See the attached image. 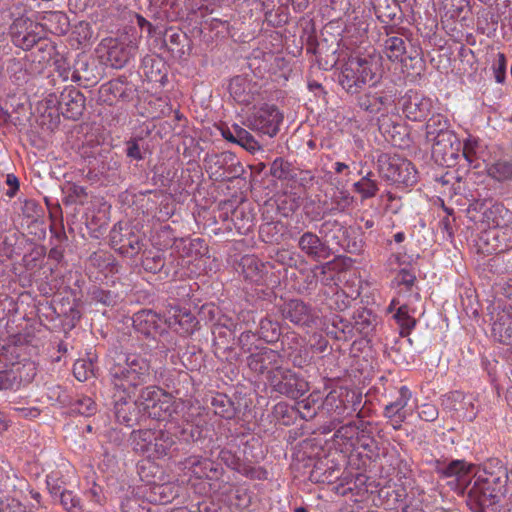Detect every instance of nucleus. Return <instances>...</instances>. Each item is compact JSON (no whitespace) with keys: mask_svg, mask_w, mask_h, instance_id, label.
<instances>
[{"mask_svg":"<svg viewBox=\"0 0 512 512\" xmlns=\"http://www.w3.org/2000/svg\"><path fill=\"white\" fill-rule=\"evenodd\" d=\"M397 171L399 179L394 180L393 183L404 184L411 186L417 181L416 171L411 162L403 160Z\"/></svg>","mask_w":512,"mask_h":512,"instance_id":"a19ab883","label":"nucleus"},{"mask_svg":"<svg viewBox=\"0 0 512 512\" xmlns=\"http://www.w3.org/2000/svg\"><path fill=\"white\" fill-rule=\"evenodd\" d=\"M347 234L345 227L337 220H326L319 228V235L328 247L340 246L341 237Z\"/></svg>","mask_w":512,"mask_h":512,"instance_id":"a211bd4d","label":"nucleus"},{"mask_svg":"<svg viewBox=\"0 0 512 512\" xmlns=\"http://www.w3.org/2000/svg\"><path fill=\"white\" fill-rule=\"evenodd\" d=\"M402 111L411 121H422L431 113L432 100L423 94L409 90L402 97Z\"/></svg>","mask_w":512,"mask_h":512,"instance_id":"1a4fd4ad","label":"nucleus"},{"mask_svg":"<svg viewBox=\"0 0 512 512\" xmlns=\"http://www.w3.org/2000/svg\"><path fill=\"white\" fill-rule=\"evenodd\" d=\"M38 41L37 35L33 32H27L13 40L16 46L21 47L24 50L32 48Z\"/></svg>","mask_w":512,"mask_h":512,"instance_id":"13d9d810","label":"nucleus"},{"mask_svg":"<svg viewBox=\"0 0 512 512\" xmlns=\"http://www.w3.org/2000/svg\"><path fill=\"white\" fill-rule=\"evenodd\" d=\"M72 407L74 412L84 416H91L97 411V405L95 401L88 396H81L77 398Z\"/></svg>","mask_w":512,"mask_h":512,"instance_id":"c03bdc74","label":"nucleus"},{"mask_svg":"<svg viewBox=\"0 0 512 512\" xmlns=\"http://www.w3.org/2000/svg\"><path fill=\"white\" fill-rule=\"evenodd\" d=\"M235 137L237 139V144L250 152L260 149L259 143L254 139L250 132L238 125H235Z\"/></svg>","mask_w":512,"mask_h":512,"instance_id":"37998d69","label":"nucleus"},{"mask_svg":"<svg viewBox=\"0 0 512 512\" xmlns=\"http://www.w3.org/2000/svg\"><path fill=\"white\" fill-rule=\"evenodd\" d=\"M384 54L390 61H403L406 53V43L402 37L389 36L384 41Z\"/></svg>","mask_w":512,"mask_h":512,"instance_id":"7c9ffc66","label":"nucleus"},{"mask_svg":"<svg viewBox=\"0 0 512 512\" xmlns=\"http://www.w3.org/2000/svg\"><path fill=\"white\" fill-rule=\"evenodd\" d=\"M332 203L336 205V209L344 211L352 203V197L346 191H339L332 198Z\"/></svg>","mask_w":512,"mask_h":512,"instance_id":"bf43d9fd","label":"nucleus"},{"mask_svg":"<svg viewBox=\"0 0 512 512\" xmlns=\"http://www.w3.org/2000/svg\"><path fill=\"white\" fill-rule=\"evenodd\" d=\"M336 470L334 468H328L324 472H322V468L319 464H316L312 471L310 472V480L315 483H329L333 479L338 478L335 475Z\"/></svg>","mask_w":512,"mask_h":512,"instance_id":"de8ad7c7","label":"nucleus"},{"mask_svg":"<svg viewBox=\"0 0 512 512\" xmlns=\"http://www.w3.org/2000/svg\"><path fill=\"white\" fill-rule=\"evenodd\" d=\"M492 68L496 82L503 83L506 76V59L503 53L497 54V60Z\"/></svg>","mask_w":512,"mask_h":512,"instance_id":"4d7b16f0","label":"nucleus"},{"mask_svg":"<svg viewBox=\"0 0 512 512\" xmlns=\"http://www.w3.org/2000/svg\"><path fill=\"white\" fill-rule=\"evenodd\" d=\"M109 375L115 387L126 390L151 380V367L148 360L138 354L119 353L109 361Z\"/></svg>","mask_w":512,"mask_h":512,"instance_id":"f03ea898","label":"nucleus"},{"mask_svg":"<svg viewBox=\"0 0 512 512\" xmlns=\"http://www.w3.org/2000/svg\"><path fill=\"white\" fill-rule=\"evenodd\" d=\"M283 114L273 104H265L247 118V126L259 133L274 137L283 121Z\"/></svg>","mask_w":512,"mask_h":512,"instance_id":"423d86ee","label":"nucleus"},{"mask_svg":"<svg viewBox=\"0 0 512 512\" xmlns=\"http://www.w3.org/2000/svg\"><path fill=\"white\" fill-rule=\"evenodd\" d=\"M284 318L292 323L301 326H310L315 316L311 308L301 300H291L285 304L282 310Z\"/></svg>","mask_w":512,"mask_h":512,"instance_id":"2eb2a0df","label":"nucleus"},{"mask_svg":"<svg viewBox=\"0 0 512 512\" xmlns=\"http://www.w3.org/2000/svg\"><path fill=\"white\" fill-rule=\"evenodd\" d=\"M321 397L319 393H312L308 398L298 402V411L304 419L312 418L317 414V409L320 408Z\"/></svg>","mask_w":512,"mask_h":512,"instance_id":"58836bf2","label":"nucleus"},{"mask_svg":"<svg viewBox=\"0 0 512 512\" xmlns=\"http://www.w3.org/2000/svg\"><path fill=\"white\" fill-rule=\"evenodd\" d=\"M487 174L498 182H512V159H499L487 167Z\"/></svg>","mask_w":512,"mask_h":512,"instance_id":"a878e982","label":"nucleus"},{"mask_svg":"<svg viewBox=\"0 0 512 512\" xmlns=\"http://www.w3.org/2000/svg\"><path fill=\"white\" fill-rule=\"evenodd\" d=\"M322 406L328 411H333L337 416H343L346 410L344 402L339 398L335 392H330L325 400L322 402Z\"/></svg>","mask_w":512,"mask_h":512,"instance_id":"a18cd8bd","label":"nucleus"},{"mask_svg":"<svg viewBox=\"0 0 512 512\" xmlns=\"http://www.w3.org/2000/svg\"><path fill=\"white\" fill-rule=\"evenodd\" d=\"M143 268L151 273L160 272L165 266V260L160 254L147 255L142 260Z\"/></svg>","mask_w":512,"mask_h":512,"instance_id":"8fccbe9b","label":"nucleus"},{"mask_svg":"<svg viewBox=\"0 0 512 512\" xmlns=\"http://www.w3.org/2000/svg\"><path fill=\"white\" fill-rule=\"evenodd\" d=\"M185 467L189 468L191 473L199 479L212 478L211 473H217V469L214 467L212 461L198 456L187 458L185 460Z\"/></svg>","mask_w":512,"mask_h":512,"instance_id":"4be33fe9","label":"nucleus"},{"mask_svg":"<svg viewBox=\"0 0 512 512\" xmlns=\"http://www.w3.org/2000/svg\"><path fill=\"white\" fill-rule=\"evenodd\" d=\"M219 458L227 467L237 472L240 471L243 464V462L229 450H221Z\"/></svg>","mask_w":512,"mask_h":512,"instance_id":"5fc2aeb1","label":"nucleus"},{"mask_svg":"<svg viewBox=\"0 0 512 512\" xmlns=\"http://www.w3.org/2000/svg\"><path fill=\"white\" fill-rule=\"evenodd\" d=\"M120 241L119 252L128 257H133L138 254L143 246L141 237L132 231Z\"/></svg>","mask_w":512,"mask_h":512,"instance_id":"e433bc0d","label":"nucleus"},{"mask_svg":"<svg viewBox=\"0 0 512 512\" xmlns=\"http://www.w3.org/2000/svg\"><path fill=\"white\" fill-rule=\"evenodd\" d=\"M403 160L388 155H381L377 160L378 172L386 180L394 182L399 179L397 171Z\"/></svg>","mask_w":512,"mask_h":512,"instance_id":"c756f323","label":"nucleus"},{"mask_svg":"<svg viewBox=\"0 0 512 512\" xmlns=\"http://www.w3.org/2000/svg\"><path fill=\"white\" fill-rule=\"evenodd\" d=\"M33 26L31 19L25 16L16 18L9 28V33L12 37V41L19 38L23 34L29 32V29Z\"/></svg>","mask_w":512,"mask_h":512,"instance_id":"49530a36","label":"nucleus"},{"mask_svg":"<svg viewBox=\"0 0 512 512\" xmlns=\"http://www.w3.org/2000/svg\"><path fill=\"white\" fill-rule=\"evenodd\" d=\"M258 334L267 343H273L278 340L281 334L280 326L277 322L264 318L260 321Z\"/></svg>","mask_w":512,"mask_h":512,"instance_id":"4c0bfd02","label":"nucleus"},{"mask_svg":"<svg viewBox=\"0 0 512 512\" xmlns=\"http://www.w3.org/2000/svg\"><path fill=\"white\" fill-rule=\"evenodd\" d=\"M411 399V392L406 386H402L399 389V397L387 404L384 408V416L386 418L406 416L403 411Z\"/></svg>","mask_w":512,"mask_h":512,"instance_id":"bb28decb","label":"nucleus"},{"mask_svg":"<svg viewBox=\"0 0 512 512\" xmlns=\"http://www.w3.org/2000/svg\"><path fill=\"white\" fill-rule=\"evenodd\" d=\"M35 374V367L32 363L22 366L13 365L9 370L0 371V390L18 388L23 382L29 383Z\"/></svg>","mask_w":512,"mask_h":512,"instance_id":"ddd939ff","label":"nucleus"},{"mask_svg":"<svg viewBox=\"0 0 512 512\" xmlns=\"http://www.w3.org/2000/svg\"><path fill=\"white\" fill-rule=\"evenodd\" d=\"M470 466L463 460H454L447 465L437 468V472L444 477H456L462 479L469 473Z\"/></svg>","mask_w":512,"mask_h":512,"instance_id":"2f4dec72","label":"nucleus"},{"mask_svg":"<svg viewBox=\"0 0 512 512\" xmlns=\"http://www.w3.org/2000/svg\"><path fill=\"white\" fill-rule=\"evenodd\" d=\"M93 298L97 302H100L106 306H111L115 304V296L110 291L96 289L93 292Z\"/></svg>","mask_w":512,"mask_h":512,"instance_id":"052dcab7","label":"nucleus"},{"mask_svg":"<svg viewBox=\"0 0 512 512\" xmlns=\"http://www.w3.org/2000/svg\"><path fill=\"white\" fill-rule=\"evenodd\" d=\"M379 70L378 59L372 55H351L344 63L339 83L350 94L359 93L367 84L375 83Z\"/></svg>","mask_w":512,"mask_h":512,"instance_id":"7ed1b4c3","label":"nucleus"},{"mask_svg":"<svg viewBox=\"0 0 512 512\" xmlns=\"http://www.w3.org/2000/svg\"><path fill=\"white\" fill-rule=\"evenodd\" d=\"M353 190L358 193L362 200L373 198L379 191L378 183L374 179L373 172L369 171L361 179L353 184Z\"/></svg>","mask_w":512,"mask_h":512,"instance_id":"cd10ccee","label":"nucleus"},{"mask_svg":"<svg viewBox=\"0 0 512 512\" xmlns=\"http://www.w3.org/2000/svg\"><path fill=\"white\" fill-rule=\"evenodd\" d=\"M133 325L139 333L155 338L165 331L167 323L166 318L163 320L156 312L141 310L134 314Z\"/></svg>","mask_w":512,"mask_h":512,"instance_id":"9d476101","label":"nucleus"},{"mask_svg":"<svg viewBox=\"0 0 512 512\" xmlns=\"http://www.w3.org/2000/svg\"><path fill=\"white\" fill-rule=\"evenodd\" d=\"M175 444L173 435L164 430H155L154 446L152 447V458L159 459L169 454Z\"/></svg>","mask_w":512,"mask_h":512,"instance_id":"b1692460","label":"nucleus"},{"mask_svg":"<svg viewBox=\"0 0 512 512\" xmlns=\"http://www.w3.org/2000/svg\"><path fill=\"white\" fill-rule=\"evenodd\" d=\"M270 174L279 180H290L297 176L292 165L282 158H277L272 162Z\"/></svg>","mask_w":512,"mask_h":512,"instance_id":"f704fd0d","label":"nucleus"},{"mask_svg":"<svg viewBox=\"0 0 512 512\" xmlns=\"http://www.w3.org/2000/svg\"><path fill=\"white\" fill-rule=\"evenodd\" d=\"M508 471L499 459H490L477 472L467 495V505L473 512L499 503L507 493Z\"/></svg>","mask_w":512,"mask_h":512,"instance_id":"f257e3e1","label":"nucleus"},{"mask_svg":"<svg viewBox=\"0 0 512 512\" xmlns=\"http://www.w3.org/2000/svg\"><path fill=\"white\" fill-rule=\"evenodd\" d=\"M395 280L398 284H403L406 287L410 288L414 284L416 276L414 273L407 269H401L398 272Z\"/></svg>","mask_w":512,"mask_h":512,"instance_id":"680f3d73","label":"nucleus"},{"mask_svg":"<svg viewBox=\"0 0 512 512\" xmlns=\"http://www.w3.org/2000/svg\"><path fill=\"white\" fill-rule=\"evenodd\" d=\"M214 413L225 419H232L236 410L233 402L225 395L219 394L212 399Z\"/></svg>","mask_w":512,"mask_h":512,"instance_id":"72a5a7b5","label":"nucleus"},{"mask_svg":"<svg viewBox=\"0 0 512 512\" xmlns=\"http://www.w3.org/2000/svg\"><path fill=\"white\" fill-rule=\"evenodd\" d=\"M492 267L498 274H512V247L492 259Z\"/></svg>","mask_w":512,"mask_h":512,"instance_id":"79ce46f5","label":"nucleus"},{"mask_svg":"<svg viewBox=\"0 0 512 512\" xmlns=\"http://www.w3.org/2000/svg\"><path fill=\"white\" fill-rule=\"evenodd\" d=\"M267 379L275 392L291 399L300 398L309 390L308 383L290 369L280 367L270 371Z\"/></svg>","mask_w":512,"mask_h":512,"instance_id":"39448f33","label":"nucleus"},{"mask_svg":"<svg viewBox=\"0 0 512 512\" xmlns=\"http://www.w3.org/2000/svg\"><path fill=\"white\" fill-rule=\"evenodd\" d=\"M60 502L68 512H82L80 499L71 491H63L60 495Z\"/></svg>","mask_w":512,"mask_h":512,"instance_id":"09e8293b","label":"nucleus"},{"mask_svg":"<svg viewBox=\"0 0 512 512\" xmlns=\"http://www.w3.org/2000/svg\"><path fill=\"white\" fill-rule=\"evenodd\" d=\"M342 248H344L347 252L352 254H359L363 249V243L361 240H348L346 244L340 245Z\"/></svg>","mask_w":512,"mask_h":512,"instance_id":"774afa93","label":"nucleus"},{"mask_svg":"<svg viewBox=\"0 0 512 512\" xmlns=\"http://www.w3.org/2000/svg\"><path fill=\"white\" fill-rule=\"evenodd\" d=\"M154 439L155 430H134L131 433L133 449L138 453L146 455L148 458H152V451H150V448L152 449L154 446Z\"/></svg>","mask_w":512,"mask_h":512,"instance_id":"aec40b11","label":"nucleus"},{"mask_svg":"<svg viewBox=\"0 0 512 512\" xmlns=\"http://www.w3.org/2000/svg\"><path fill=\"white\" fill-rule=\"evenodd\" d=\"M282 363V356L275 350L270 348H263L259 352L252 353L247 358V365L249 368L258 373L264 374L270 371L279 369Z\"/></svg>","mask_w":512,"mask_h":512,"instance_id":"f8f14e48","label":"nucleus"},{"mask_svg":"<svg viewBox=\"0 0 512 512\" xmlns=\"http://www.w3.org/2000/svg\"><path fill=\"white\" fill-rule=\"evenodd\" d=\"M248 87L249 83L246 79L238 76L231 80L229 84V91L236 102L248 105L254 99L253 94L250 92Z\"/></svg>","mask_w":512,"mask_h":512,"instance_id":"393cba45","label":"nucleus"},{"mask_svg":"<svg viewBox=\"0 0 512 512\" xmlns=\"http://www.w3.org/2000/svg\"><path fill=\"white\" fill-rule=\"evenodd\" d=\"M509 231L507 228H500L485 232L481 237L482 244L480 248L488 254L500 255L504 253L509 249V245L505 242Z\"/></svg>","mask_w":512,"mask_h":512,"instance_id":"dca6fc26","label":"nucleus"},{"mask_svg":"<svg viewBox=\"0 0 512 512\" xmlns=\"http://www.w3.org/2000/svg\"><path fill=\"white\" fill-rule=\"evenodd\" d=\"M239 473L246 476L247 478L256 480H265L268 476L267 471L263 467L251 466L246 463L242 464Z\"/></svg>","mask_w":512,"mask_h":512,"instance_id":"603ef678","label":"nucleus"},{"mask_svg":"<svg viewBox=\"0 0 512 512\" xmlns=\"http://www.w3.org/2000/svg\"><path fill=\"white\" fill-rule=\"evenodd\" d=\"M166 323L182 335L192 334L197 324L195 317L189 311L178 307L171 308Z\"/></svg>","mask_w":512,"mask_h":512,"instance_id":"f3484780","label":"nucleus"},{"mask_svg":"<svg viewBox=\"0 0 512 512\" xmlns=\"http://www.w3.org/2000/svg\"><path fill=\"white\" fill-rule=\"evenodd\" d=\"M130 52L122 45L111 46L107 53V61L116 69L124 67L130 59Z\"/></svg>","mask_w":512,"mask_h":512,"instance_id":"c9c22d12","label":"nucleus"},{"mask_svg":"<svg viewBox=\"0 0 512 512\" xmlns=\"http://www.w3.org/2000/svg\"><path fill=\"white\" fill-rule=\"evenodd\" d=\"M325 69L333 68L339 61V57L336 56V50H333L330 55H326V59H323L322 51L319 50V62L322 63Z\"/></svg>","mask_w":512,"mask_h":512,"instance_id":"338daca9","label":"nucleus"},{"mask_svg":"<svg viewBox=\"0 0 512 512\" xmlns=\"http://www.w3.org/2000/svg\"><path fill=\"white\" fill-rule=\"evenodd\" d=\"M173 404V396L157 386L143 388L135 401L139 412L155 420H165L170 417Z\"/></svg>","mask_w":512,"mask_h":512,"instance_id":"20e7f679","label":"nucleus"},{"mask_svg":"<svg viewBox=\"0 0 512 512\" xmlns=\"http://www.w3.org/2000/svg\"><path fill=\"white\" fill-rule=\"evenodd\" d=\"M374 327L373 321L369 318H365L364 315L359 316V320L356 321V328L363 334L369 333Z\"/></svg>","mask_w":512,"mask_h":512,"instance_id":"69168bd1","label":"nucleus"},{"mask_svg":"<svg viewBox=\"0 0 512 512\" xmlns=\"http://www.w3.org/2000/svg\"><path fill=\"white\" fill-rule=\"evenodd\" d=\"M299 249L314 261L327 259L333 254V248L323 242L320 235L307 231L303 233L298 241Z\"/></svg>","mask_w":512,"mask_h":512,"instance_id":"9b49d317","label":"nucleus"},{"mask_svg":"<svg viewBox=\"0 0 512 512\" xmlns=\"http://www.w3.org/2000/svg\"><path fill=\"white\" fill-rule=\"evenodd\" d=\"M73 373L79 381H85L88 379V374L91 373V371L87 369L85 361H77L74 364Z\"/></svg>","mask_w":512,"mask_h":512,"instance_id":"0e129e2a","label":"nucleus"},{"mask_svg":"<svg viewBox=\"0 0 512 512\" xmlns=\"http://www.w3.org/2000/svg\"><path fill=\"white\" fill-rule=\"evenodd\" d=\"M426 140L440 137L444 132H453L449 120L442 114L432 115L425 125Z\"/></svg>","mask_w":512,"mask_h":512,"instance_id":"c85d7f7f","label":"nucleus"},{"mask_svg":"<svg viewBox=\"0 0 512 512\" xmlns=\"http://www.w3.org/2000/svg\"><path fill=\"white\" fill-rule=\"evenodd\" d=\"M242 272L246 279L257 281L261 277L264 264L254 256H245L241 259Z\"/></svg>","mask_w":512,"mask_h":512,"instance_id":"473e14b6","label":"nucleus"},{"mask_svg":"<svg viewBox=\"0 0 512 512\" xmlns=\"http://www.w3.org/2000/svg\"><path fill=\"white\" fill-rule=\"evenodd\" d=\"M59 108L66 118L77 120L84 111L85 96L75 88L65 89L60 95Z\"/></svg>","mask_w":512,"mask_h":512,"instance_id":"4468645a","label":"nucleus"},{"mask_svg":"<svg viewBox=\"0 0 512 512\" xmlns=\"http://www.w3.org/2000/svg\"><path fill=\"white\" fill-rule=\"evenodd\" d=\"M427 142L431 143L432 157L441 165H452L461 150V142L454 132H444L440 137Z\"/></svg>","mask_w":512,"mask_h":512,"instance_id":"0eeeda50","label":"nucleus"},{"mask_svg":"<svg viewBox=\"0 0 512 512\" xmlns=\"http://www.w3.org/2000/svg\"><path fill=\"white\" fill-rule=\"evenodd\" d=\"M140 413L135 402L128 403L124 401L116 402L115 404V417L117 421L128 427H132L138 422Z\"/></svg>","mask_w":512,"mask_h":512,"instance_id":"5701e85b","label":"nucleus"},{"mask_svg":"<svg viewBox=\"0 0 512 512\" xmlns=\"http://www.w3.org/2000/svg\"><path fill=\"white\" fill-rule=\"evenodd\" d=\"M478 147V140L473 137H469L461 143L462 153L468 163L472 164L476 157V149Z\"/></svg>","mask_w":512,"mask_h":512,"instance_id":"864d4df0","label":"nucleus"},{"mask_svg":"<svg viewBox=\"0 0 512 512\" xmlns=\"http://www.w3.org/2000/svg\"><path fill=\"white\" fill-rule=\"evenodd\" d=\"M215 165H219L220 168L229 165L227 172L229 175H231V177H237L243 173V166L239 161L236 160L235 155L231 152H224L220 155H217Z\"/></svg>","mask_w":512,"mask_h":512,"instance_id":"ea45409f","label":"nucleus"},{"mask_svg":"<svg viewBox=\"0 0 512 512\" xmlns=\"http://www.w3.org/2000/svg\"><path fill=\"white\" fill-rule=\"evenodd\" d=\"M476 402L477 398L472 394L452 391L443 397L442 406L445 409L457 412L459 417L471 422L478 414Z\"/></svg>","mask_w":512,"mask_h":512,"instance_id":"6e6552de","label":"nucleus"},{"mask_svg":"<svg viewBox=\"0 0 512 512\" xmlns=\"http://www.w3.org/2000/svg\"><path fill=\"white\" fill-rule=\"evenodd\" d=\"M493 337L503 344L512 343V317L508 313L498 316L492 325Z\"/></svg>","mask_w":512,"mask_h":512,"instance_id":"412c9836","label":"nucleus"},{"mask_svg":"<svg viewBox=\"0 0 512 512\" xmlns=\"http://www.w3.org/2000/svg\"><path fill=\"white\" fill-rule=\"evenodd\" d=\"M418 415L422 420L432 422L438 418L439 411L434 404L425 403L419 406Z\"/></svg>","mask_w":512,"mask_h":512,"instance_id":"6e6d98bb","label":"nucleus"},{"mask_svg":"<svg viewBox=\"0 0 512 512\" xmlns=\"http://www.w3.org/2000/svg\"><path fill=\"white\" fill-rule=\"evenodd\" d=\"M394 318L401 328L405 329L407 332L416 324L415 319L409 315V309L406 305H402L398 308Z\"/></svg>","mask_w":512,"mask_h":512,"instance_id":"3c124183","label":"nucleus"},{"mask_svg":"<svg viewBox=\"0 0 512 512\" xmlns=\"http://www.w3.org/2000/svg\"><path fill=\"white\" fill-rule=\"evenodd\" d=\"M390 103V98L387 95L379 93H365L358 98L359 107L370 113L377 114L386 108Z\"/></svg>","mask_w":512,"mask_h":512,"instance_id":"6ab92c4d","label":"nucleus"},{"mask_svg":"<svg viewBox=\"0 0 512 512\" xmlns=\"http://www.w3.org/2000/svg\"><path fill=\"white\" fill-rule=\"evenodd\" d=\"M126 154L128 157L138 161L143 159V155L138 144V139H130L127 142Z\"/></svg>","mask_w":512,"mask_h":512,"instance_id":"e2e57ef3","label":"nucleus"}]
</instances>
